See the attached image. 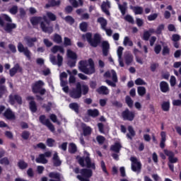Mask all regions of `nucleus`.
I'll return each mask as SVG.
<instances>
[{
    "label": "nucleus",
    "instance_id": "a878e982",
    "mask_svg": "<svg viewBox=\"0 0 181 181\" xmlns=\"http://www.w3.org/2000/svg\"><path fill=\"white\" fill-rule=\"evenodd\" d=\"M52 160H53L54 166H56L57 168L62 165V161L60 160V158H59V155H57V153H55L54 154Z\"/></svg>",
    "mask_w": 181,
    "mask_h": 181
},
{
    "label": "nucleus",
    "instance_id": "1a4fd4ad",
    "mask_svg": "<svg viewBox=\"0 0 181 181\" xmlns=\"http://www.w3.org/2000/svg\"><path fill=\"white\" fill-rule=\"evenodd\" d=\"M130 160L132 162V170L133 172H136L137 173H141L142 169V163L138 160V158L136 157H131Z\"/></svg>",
    "mask_w": 181,
    "mask_h": 181
},
{
    "label": "nucleus",
    "instance_id": "603ef678",
    "mask_svg": "<svg viewBox=\"0 0 181 181\" xmlns=\"http://www.w3.org/2000/svg\"><path fill=\"white\" fill-rule=\"evenodd\" d=\"M64 19L65 22H66V23H69V25L74 24V18H73L71 16H67Z\"/></svg>",
    "mask_w": 181,
    "mask_h": 181
},
{
    "label": "nucleus",
    "instance_id": "4468645a",
    "mask_svg": "<svg viewBox=\"0 0 181 181\" xmlns=\"http://www.w3.org/2000/svg\"><path fill=\"white\" fill-rule=\"evenodd\" d=\"M57 57V59H56V56L51 54L49 56V61L54 66H56V64H57V66L60 67L62 64H63V57L60 55V54H58Z\"/></svg>",
    "mask_w": 181,
    "mask_h": 181
},
{
    "label": "nucleus",
    "instance_id": "ea45409f",
    "mask_svg": "<svg viewBox=\"0 0 181 181\" xmlns=\"http://www.w3.org/2000/svg\"><path fill=\"white\" fill-rule=\"evenodd\" d=\"M29 105L31 112H36L37 111V105H36L35 100L30 101Z\"/></svg>",
    "mask_w": 181,
    "mask_h": 181
},
{
    "label": "nucleus",
    "instance_id": "7c9ffc66",
    "mask_svg": "<svg viewBox=\"0 0 181 181\" xmlns=\"http://www.w3.org/2000/svg\"><path fill=\"white\" fill-rule=\"evenodd\" d=\"M98 23L100 24L101 28L103 30L107 28V25L108 24L107 20L104 17H100L98 18Z\"/></svg>",
    "mask_w": 181,
    "mask_h": 181
},
{
    "label": "nucleus",
    "instance_id": "0eeeda50",
    "mask_svg": "<svg viewBox=\"0 0 181 181\" xmlns=\"http://www.w3.org/2000/svg\"><path fill=\"white\" fill-rule=\"evenodd\" d=\"M80 174L76 176V179L80 181H90V177L93 176V170L88 168H82L80 170Z\"/></svg>",
    "mask_w": 181,
    "mask_h": 181
},
{
    "label": "nucleus",
    "instance_id": "20e7f679",
    "mask_svg": "<svg viewBox=\"0 0 181 181\" xmlns=\"http://www.w3.org/2000/svg\"><path fill=\"white\" fill-rule=\"evenodd\" d=\"M163 152L165 153V155L168 157V166L170 170H171V172H175V165L173 163H177L179 159L177 157H175V153L170 150L164 149Z\"/></svg>",
    "mask_w": 181,
    "mask_h": 181
},
{
    "label": "nucleus",
    "instance_id": "f704fd0d",
    "mask_svg": "<svg viewBox=\"0 0 181 181\" xmlns=\"http://www.w3.org/2000/svg\"><path fill=\"white\" fill-rule=\"evenodd\" d=\"M131 9H132L135 15H142L144 13V8L141 6H132Z\"/></svg>",
    "mask_w": 181,
    "mask_h": 181
},
{
    "label": "nucleus",
    "instance_id": "5701e85b",
    "mask_svg": "<svg viewBox=\"0 0 181 181\" xmlns=\"http://www.w3.org/2000/svg\"><path fill=\"white\" fill-rule=\"evenodd\" d=\"M160 136H161V139H160V148H161V149H164V148L165 146V143L166 142V132H161Z\"/></svg>",
    "mask_w": 181,
    "mask_h": 181
},
{
    "label": "nucleus",
    "instance_id": "4d7b16f0",
    "mask_svg": "<svg viewBox=\"0 0 181 181\" xmlns=\"http://www.w3.org/2000/svg\"><path fill=\"white\" fill-rule=\"evenodd\" d=\"M135 84L136 86H146V82H145L142 78H139L135 80Z\"/></svg>",
    "mask_w": 181,
    "mask_h": 181
},
{
    "label": "nucleus",
    "instance_id": "72a5a7b5",
    "mask_svg": "<svg viewBox=\"0 0 181 181\" xmlns=\"http://www.w3.org/2000/svg\"><path fill=\"white\" fill-rule=\"evenodd\" d=\"M107 6H110V3L103 2L101 5V9H102L103 12H104V13H105V15H107V16H110V15H111V13H110V11H108V9H107Z\"/></svg>",
    "mask_w": 181,
    "mask_h": 181
},
{
    "label": "nucleus",
    "instance_id": "774afa93",
    "mask_svg": "<svg viewBox=\"0 0 181 181\" xmlns=\"http://www.w3.org/2000/svg\"><path fill=\"white\" fill-rule=\"evenodd\" d=\"M173 42H179L180 40V35L178 34H173L171 37Z\"/></svg>",
    "mask_w": 181,
    "mask_h": 181
},
{
    "label": "nucleus",
    "instance_id": "c756f323",
    "mask_svg": "<svg viewBox=\"0 0 181 181\" xmlns=\"http://www.w3.org/2000/svg\"><path fill=\"white\" fill-rule=\"evenodd\" d=\"M35 162L37 163H42L45 165L47 163L48 160L45 157V155H43V153H41L39 155V157L35 159Z\"/></svg>",
    "mask_w": 181,
    "mask_h": 181
},
{
    "label": "nucleus",
    "instance_id": "0e129e2a",
    "mask_svg": "<svg viewBox=\"0 0 181 181\" xmlns=\"http://www.w3.org/2000/svg\"><path fill=\"white\" fill-rule=\"evenodd\" d=\"M170 49H169V47L164 46L162 51L163 56H166V54H170Z\"/></svg>",
    "mask_w": 181,
    "mask_h": 181
},
{
    "label": "nucleus",
    "instance_id": "f3484780",
    "mask_svg": "<svg viewBox=\"0 0 181 181\" xmlns=\"http://www.w3.org/2000/svg\"><path fill=\"white\" fill-rule=\"evenodd\" d=\"M4 117H5L6 119H16V116L11 108H7L5 110L4 112Z\"/></svg>",
    "mask_w": 181,
    "mask_h": 181
},
{
    "label": "nucleus",
    "instance_id": "423d86ee",
    "mask_svg": "<svg viewBox=\"0 0 181 181\" xmlns=\"http://www.w3.org/2000/svg\"><path fill=\"white\" fill-rule=\"evenodd\" d=\"M42 86H45V83L42 81H36L32 86V91L34 94H40V95H45L46 94V89L42 88Z\"/></svg>",
    "mask_w": 181,
    "mask_h": 181
},
{
    "label": "nucleus",
    "instance_id": "864d4df0",
    "mask_svg": "<svg viewBox=\"0 0 181 181\" xmlns=\"http://www.w3.org/2000/svg\"><path fill=\"white\" fill-rule=\"evenodd\" d=\"M47 16L48 19L51 20L52 22H54V21H56V19H57V17L56 16V15H54V13H53L52 12H47Z\"/></svg>",
    "mask_w": 181,
    "mask_h": 181
},
{
    "label": "nucleus",
    "instance_id": "6ab92c4d",
    "mask_svg": "<svg viewBox=\"0 0 181 181\" xmlns=\"http://www.w3.org/2000/svg\"><path fill=\"white\" fill-rule=\"evenodd\" d=\"M25 40L28 46V47H33L35 46V43L37 42V38L35 37H25Z\"/></svg>",
    "mask_w": 181,
    "mask_h": 181
},
{
    "label": "nucleus",
    "instance_id": "39448f33",
    "mask_svg": "<svg viewBox=\"0 0 181 181\" xmlns=\"http://www.w3.org/2000/svg\"><path fill=\"white\" fill-rule=\"evenodd\" d=\"M78 159V163H79L80 166L82 168H84L86 166V168L88 169H93V170H95V163H91V158H90V154H87L86 157H77Z\"/></svg>",
    "mask_w": 181,
    "mask_h": 181
},
{
    "label": "nucleus",
    "instance_id": "e433bc0d",
    "mask_svg": "<svg viewBox=\"0 0 181 181\" xmlns=\"http://www.w3.org/2000/svg\"><path fill=\"white\" fill-rule=\"evenodd\" d=\"M69 108L78 114V111L80 110V106L78 105V103H71L69 104Z\"/></svg>",
    "mask_w": 181,
    "mask_h": 181
},
{
    "label": "nucleus",
    "instance_id": "69168bd1",
    "mask_svg": "<svg viewBox=\"0 0 181 181\" xmlns=\"http://www.w3.org/2000/svg\"><path fill=\"white\" fill-rule=\"evenodd\" d=\"M124 20L126 22H129V23H134V18H132V16L129 14L124 17Z\"/></svg>",
    "mask_w": 181,
    "mask_h": 181
},
{
    "label": "nucleus",
    "instance_id": "aec40b11",
    "mask_svg": "<svg viewBox=\"0 0 181 181\" xmlns=\"http://www.w3.org/2000/svg\"><path fill=\"white\" fill-rule=\"evenodd\" d=\"M122 148V146L121 145V143L115 142L114 145H112L110 146V151H112V152H115V153H119Z\"/></svg>",
    "mask_w": 181,
    "mask_h": 181
},
{
    "label": "nucleus",
    "instance_id": "dca6fc26",
    "mask_svg": "<svg viewBox=\"0 0 181 181\" xmlns=\"http://www.w3.org/2000/svg\"><path fill=\"white\" fill-rule=\"evenodd\" d=\"M18 71V73H23V69L19 64H15L14 66L9 70L10 77H13Z\"/></svg>",
    "mask_w": 181,
    "mask_h": 181
},
{
    "label": "nucleus",
    "instance_id": "37998d69",
    "mask_svg": "<svg viewBox=\"0 0 181 181\" xmlns=\"http://www.w3.org/2000/svg\"><path fill=\"white\" fill-rule=\"evenodd\" d=\"M69 153H76L77 152V146L74 143H71L69 147Z\"/></svg>",
    "mask_w": 181,
    "mask_h": 181
},
{
    "label": "nucleus",
    "instance_id": "b1692460",
    "mask_svg": "<svg viewBox=\"0 0 181 181\" xmlns=\"http://www.w3.org/2000/svg\"><path fill=\"white\" fill-rule=\"evenodd\" d=\"M160 90L162 93H168L169 91V84L166 81H161L160 83Z\"/></svg>",
    "mask_w": 181,
    "mask_h": 181
},
{
    "label": "nucleus",
    "instance_id": "bb28decb",
    "mask_svg": "<svg viewBox=\"0 0 181 181\" xmlns=\"http://www.w3.org/2000/svg\"><path fill=\"white\" fill-rule=\"evenodd\" d=\"M66 56L68 59H71V60H77V53L71 49H67Z\"/></svg>",
    "mask_w": 181,
    "mask_h": 181
},
{
    "label": "nucleus",
    "instance_id": "2eb2a0df",
    "mask_svg": "<svg viewBox=\"0 0 181 181\" xmlns=\"http://www.w3.org/2000/svg\"><path fill=\"white\" fill-rule=\"evenodd\" d=\"M112 73V81L110 80H105V83H107V86H110V87H117V83H118V77L117 76V72L114 71V69L111 70Z\"/></svg>",
    "mask_w": 181,
    "mask_h": 181
},
{
    "label": "nucleus",
    "instance_id": "6e6552de",
    "mask_svg": "<svg viewBox=\"0 0 181 181\" xmlns=\"http://www.w3.org/2000/svg\"><path fill=\"white\" fill-rule=\"evenodd\" d=\"M69 95L71 98H74L75 100L77 98H81V83H80V82L76 83V88H74L69 92Z\"/></svg>",
    "mask_w": 181,
    "mask_h": 181
},
{
    "label": "nucleus",
    "instance_id": "8fccbe9b",
    "mask_svg": "<svg viewBox=\"0 0 181 181\" xmlns=\"http://www.w3.org/2000/svg\"><path fill=\"white\" fill-rule=\"evenodd\" d=\"M29 136H30V132L28 131H23L21 134V138L25 141H28V139H29Z\"/></svg>",
    "mask_w": 181,
    "mask_h": 181
},
{
    "label": "nucleus",
    "instance_id": "4c0bfd02",
    "mask_svg": "<svg viewBox=\"0 0 181 181\" xmlns=\"http://www.w3.org/2000/svg\"><path fill=\"white\" fill-rule=\"evenodd\" d=\"M118 6L122 15L123 16L125 15L127 13V2H124L122 5L119 4Z\"/></svg>",
    "mask_w": 181,
    "mask_h": 181
},
{
    "label": "nucleus",
    "instance_id": "c9c22d12",
    "mask_svg": "<svg viewBox=\"0 0 181 181\" xmlns=\"http://www.w3.org/2000/svg\"><path fill=\"white\" fill-rule=\"evenodd\" d=\"M125 64L129 66L132 62H134V56L131 54H126L124 56Z\"/></svg>",
    "mask_w": 181,
    "mask_h": 181
},
{
    "label": "nucleus",
    "instance_id": "79ce46f5",
    "mask_svg": "<svg viewBox=\"0 0 181 181\" xmlns=\"http://www.w3.org/2000/svg\"><path fill=\"white\" fill-rule=\"evenodd\" d=\"M137 93L141 97H144L146 94V88L144 86H139L137 88Z\"/></svg>",
    "mask_w": 181,
    "mask_h": 181
},
{
    "label": "nucleus",
    "instance_id": "de8ad7c7",
    "mask_svg": "<svg viewBox=\"0 0 181 181\" xmlns=\"http://www.w3.org/2000/svg\"><path fill=\"white\" fill-rule=\"evenodd\" d=\"M49 177H51V179H57L58 180H60V174L59 173L51 172L49 173Z\"/></svg>",
    "mask_w": 181,
    "mask_h": 181
},
{
    "label": "nucleus",
    "instance_id": "58836bf2",
    "mask_svg": "<svg viewBox=\"0 0 181 181\" xmlns=\"http://www.w3.org/2000/svg\"><path fill=\"white\" fill-rule=\"evenodd\" d=\"M161 108L163 111H169L170 110V102H163V103L161 104Z\"/></svg>",
    "mask_w": 181,
    "mask_h": 181
},
{
    "label": "nucleus",
    "instance_id": "13d9d810",
    "mask_svg": "<svg viewBox=\"0 0 181 181\" xmlns=\"http://www.w3.org/2000/svg\"><path fill=\"white\" fill-rule=\"evenodd\" d=\"M1 165H5V166H8L10 163L9 159L8 157H4L0 160Z\"/></svg>",
    "mask_w": 181,
    "mask_h": 181
},
{
    "label": "nucleus",
    "instance_id": "680f3d73",
    "mask_svg": "<svg viewBox=\"0 0 181 181\" xmlns=\"http://www.w3.org/2000/svg\"><path fill=\"white\" fill-rule=\"evenodd\" d=\"M163 29H165V25L163 24L159 25L156 30V35H160Z\"/></svg>",
    "mask_w": 181,
    "mask_h": 181
},
{
    "label": "nucleus",
    "instance_id": "338daca9",
    "mask_svg": "<svg viewBox=\"0 0 181 181\" xmlns=\"http://www.w3.org/2000/svg\"><path fill=\"white\" fill-rule=\"evenodd\" d=\"M64 46H71V40L67 37L64 38Z\"/></svg>",
    "mask_w": 181,
    "mask_h": 181
},
{
    "label": "nucleus",
    "instance_id": "e2e57ef3",
    "mask_svg": "<svg viewBox=\"0 0 181 181\" xmlns=\"http://www.w3.org/2000/svg\"><path fill=\"white\" fill-rule=\"evenodd\" d=\"M8 12L11 13V15H16L18 13V6H13L9 10Z\"/></svg>",
    "mask_w": 181,
    "mask_h": 181
},
{
    "label": "nucleus",
    "instance_id": "a18cd8bd",
    "mask_svg": "<svg viewBox=\"0 0 181 181\" xmlns=\"http://www.w3.org/2000/svg\"><path fill=\"white\" fill-rule=\"evenodd\" d=\"M126 104L129 107V108H132L134 107V100L131 98V96L127 95L125 98Z\"/></svg>",
    "mask_w": 181,
    "mask_h": 181
},
{
    "label": "nucleus",
    "instance_id": "4be33fe9",
    "mask_svg": "<svg viewBox=\"0 0 181 181\" xmlns=\"http://www.w3.org/2000/svg\"><path fill=\"white\" fill-rule=\"evenodd\" d=\"M61 4L60 0L56 1V0H51L45 5V8L47 9L49 8H53L54 6H59Z\"/></svg>",
    "mask_w": 181,
    "mask_h": 181
},
{
    "label": "nucleus",
    "instance_id": "393cba45",
    "mask_svg": "<svg viewBox=\"0 0 181 181\" xmlns=\"http://www.w3.org/2000/svg\"><path fill=\"white\" fill-rule=\"evenodd\" d=\"M97 92L98 94H103V95H107L110 94V90L107 86H102L99 88L97 89Z\"/></svg>",
    "mask_w": 181,
    "mask_h": 181
},
{
    "label": "nucleus",
    "instance_id": "a211bd4d",
    "mask_svg": "<svg viewBox=\"0 0 181 181\" xmlns=\"http://www.w3.org/2000/svg\"><path fill=\"white\" fill-rule=\"evenodd\" d=\"M102 52L105 57L108 56V52H110V43L108 41H103L102 42Z\"/></svg>",
    "mask_w": 181,
    "mask_h": 181
},
{
    "label": "nucleus",
    "instance_id": "3c124183",
    "mask_svg": "<svg viewBox=\"0 0 181 181\" xmlns=\"http://www.w3.org/2000/svg\"><path fill=\"white\" fill-rule=\"evenodd\" d=\"M158 14L156 13H154L147 16V19L148 21H149V22H152V21H156V19L158 18Z\"/></svg>",
    "mask_w": 181,
    "mask_h": 181
},
{
    "label": "nucleus",
    "instance_id": "c03bdc74",
    "mask_svg": "<svg viewBox=\"0 0 181 181\" xmlns=\"http://www.w3.org/2000/svg\"><path fill=\"white\" fill-rule=\"evenodd\" d=\"M79 29L81 32H87V29H88V23L87 22H82L79 25Z\"/></svg>",
    "mask_w": 181,
    "mask_h": 181
},
{
    "label": "nucleus",
    "instance_id": "5fc2aeb1",
    "mask_svg": "<svg viewBox=\"0 0 181 181\" xmlns=\"http://www.w3.org/2000/svg\"><path fill=\"white\" fill-rule=\"evenodd\" d=\"M46 142L47 146H49V148H53V146H54V142H56V141H54V139L52 138H48Z\"/></svg>",
    "mask_w": 181,
    "mask_h": 181
},
{
    "label": "nucleus",
    "instance_id": "412c9836",
    "mask_svg": "<svg viewBox=\"0 0 181 181\" xmlns=\"http://www.w3.org/2000/svg\"><path fill=\"white\" fill-rule=\"evenodd\" d=\"M13 29H16V24L15 23H7L4 27V30L6 31L7 33H12Z\"/></svg>",
    "mask_w": 181,
    "mask_h": 181
},
{
    "label": "nucleus",
    "instance_id": "49530a36",
    "mask_svg": "<svg viewBox=\"0 0 181 181\" xmlns=\"http://www.w3.org/2000/svg\"><path fill=\"white\" fill-rule=\"evenodd\" d=\"M123 43L124 46H134V42H132V40H129V37H124Z\"/></svg>",
    "mask_w": 181,
    "mask_h": 181
},
{
    "label": "nucleus",
    "instance_id": "9d476101",
    "mask_svg": "<svg viewBox=\"0 0 181 181\" xmlns=\"http://www.w3.org/2000/svg\"><path fill=\"white\" fill-rule=\"evenodd\" d=\"M39 121L40 124L42 125H45L47 128L51 131V132H54L55 131L54 125L50 122L49 119H46V115H42L39 117Z\"/></svg>",
    "mask_w": 181,
    "mask_h": 181
},
{
    "label": "nucleus",
    "instance_id": "bf43d9fd",
    "mask_svg": "<svg viewBox=\"0 0 181 181\" xmlns=\"http://www.w3.org/2000/svg\"><path fill=\"white\" fill-rule=\"evenodd\" d=\"M151 34L149 33L148 31H144V34H143V40H145L146 42H148V40H149V38L151 37Z\"/></svg>",
    "mask_w": 181,
    "mask_h": 181
},
{
    "label": "nucleus",
    "instance_id": "6e6d98bb",
    "mask_svg": "<svg viewBox=\"0 0 181 181\" xmlns=\"http://www.w3.org/2000/svg\"><path fill=\"white\" fill-rule=\"evenodd\" d=\"M88 86L83 85L81 86V93L83 95H87V94H88Z\"/></svg>",
    "mask_w": 181,
    "mask_h": 181
},
{
    "label": "nucleus",
    "instance_id": "052dcab7",
    "mask_svg": "<svg viewBox=\"0 0 181 181\" xmlns=\"http://www.w3.org/2000/svg\"><path fill=\"white\" fill-rule=\"evenodd\" d=\"M5 93H6V86L0 84V98H2V96Z\"/></svg>",
    "mask_w": 181,
    "mask_h": 181
},
{
    "label": "nucleus",
    "instance_id": "f8f14e48",
    "mask_svg": "<svg viewBox=\"0 0 181 181\" xmlns=\"http://www.w3.org/2000/svg\"><path fill=\"white\" fill-rule=\"evenodd\" d=\"M122 118L124 121H132L135 119V112L130 111L127 108L122 112Z\"/></svg>",
    "mask_w": 181,
    "mask_h": 181
},
{
    "label": "nucleus",
    "instance_id": "473e14b6",
    "mask_svg": "<svg viewBox=\"0 0 181 181\" xmlns=\"http://www.w3.org/2000/svg\"><path fill=\"white\" fill-rule=\"evenodd\" d=\"M17 165L19 169H21V170H25V169H28V166H29L28 163L25 162V160H19Z\"/></svg>",
    "mask_w": 181,
    "mask_h": 181
},
{
    "label": "nucleus",
    "instance_id": "2f4dec72",
    "mask_svg": "<svg viewBox=\"0 0 181 181\" xmlns=\"http://www.w3.org/2000/svg\"><path fill=\"white\" fill-rule=\"evenodd\" d=\"M85 127H82L83 136H88L93 132V129L89 126H86V124H83Z\"/></svg>",
    "mask_w": 181,
    "mask_h": 181
},
{
    "label": "nucleus",
    "instance_id": "a19ab883",
    "mask_svg": "<svg viewBox=\"0 0 181 181\" xmlns=\"http://www.w3.org/2000/svg\"><path fill=\"white\" fill-rule=\"evenodd\" d=\"M53 42H54V43H57L58 45H60V43H62L63 42L62 35H60L57 33H55L54 35Z\"/></svg>",
    "mask_w": 181,
    "mask_h": 181
},
{
    "label": "nucleus",
    "instance_id": "f257e3e1",
    "mask_svg": "<svg viewBox=\"0 0 181 181\" xmlns=\"http://www.w3.org/2000/svg\"><path fill=\"white\" fill-rule=\"evenodd\" d=\"M88 64L86 61H80L78 69L82 73L85 74H94L95 73V67L94 65V61L93 59L90 58L88 60ZM88 64L90 68H88Z\"/></svg>",
    "mask_w": 181,
    "mask_h": 181
},
{
    "label": "nucleus",
    "instance_id": "09e8293b",
    "mask_svg": "<svg viewBox=\"0 0 181 181\" xmlns=\"http://www.w3.org/2000/svg\"><path fill=\"white\" fill-rule=\"evenodd\" d=\"M96 141L99 145H103L105 142V137L104 136L98 135L96 136Z\"/></svg>",
    "mask_w": 181,
    "mask_h": 181
},
{
    "label": "nucleus",
    "instance_id": "c85d7f7f",
    "mask_svg": "<svg viewBox=\"0 0 181 181\" xmlns=\"http://www.w3.org/2000/svg\"><path fill=\"white\" fill-rule=\"evenodd\" d=\"M88 115L89 117H92L93 118H95L100 115V111L98 109L88 110Z\"/></svg>",
    "mask_w": 181,
    "mask_h": 181
},
{
    "label": "nucleus",
    "instance_id": "7ed1b4c3",
    "mask_svg": "<svg viewBox=\"0 0 181 181\" xmlns=\"http://www.w3.org/2000/svg\"><path fill=\"white\" fill-rule=\"evenodd\" d=\"M42 19L41 16H34L32 17L30 21L33 26H36L40 23V28L45 33H49V35L50 33H53V26H46V24H45V22L42 21Z\"/></svg>",
    "mask_w": 181,
    "mask_h": 181
},
{
    "label": "nucleus",
    "instance_id": "9b49d317",
    "mask_svg": "<svg viewBox=\"0 0 181 181\" xmlns=\"http://www.w3.org/2000/svg\"><path fill=\"white\" fill-rule=\"evenodd\" d=\"M17 47L19 53H23V54L27 57L28 60H30V59H32V53L28 47L23 46L22 42H18Z\"/></svg>",
    "mask_w": 181,
    "mask_h": 181
},
{
    "label": "nucleus",
    "instance_id": "cd10ccee",
    "mask_svg": "<svg viewBox=\"0 0 181 181\" xmlns=\"http://www.w3.org/2000/svg\"><path fill=\"white\" fill-rule=\"evenodd\" d=\"M127 129L129 133L126 134V136L129 139H132V137L136 135L135 130H134V127H132V126H128Z\"/></svg>",
    "mask_w": 181,
    "mask_h": 181
},
{
    "label": "nucleus",
    "instance_id": "f03ea898",
    "mask_svg": "<svg viewBox=\"0 0 181 181\" xmlns=\"http://www.w3.org/2000/svg\"><path fill=\"white\" fill-rule=\"evenodd\" d=\"M82 39H86L88 43L92 47H98V45L101 43V36L100 34H95L93 38V34L91 33H86L82 35Z\"/></svg>",
    "mask_w": 181,
    "mask_h": 181
},
{
    "label": "nucleus",
    "instance_id": "ddd939ff",
    "mask_svg": "<svg viewBox=\"0 0 181 181\" xmlns=\"http://www.w3.org/2000/svg\"><path fill=\"white\" fill-rule=\"evenodd\" d=\"M8 103L11 104V105H15L16 103L19 105H22V97L18 94H11L8 96Z\"/></svg>",
    "mask_w": 181,
    "mask_h": 181
}]
</instances>
